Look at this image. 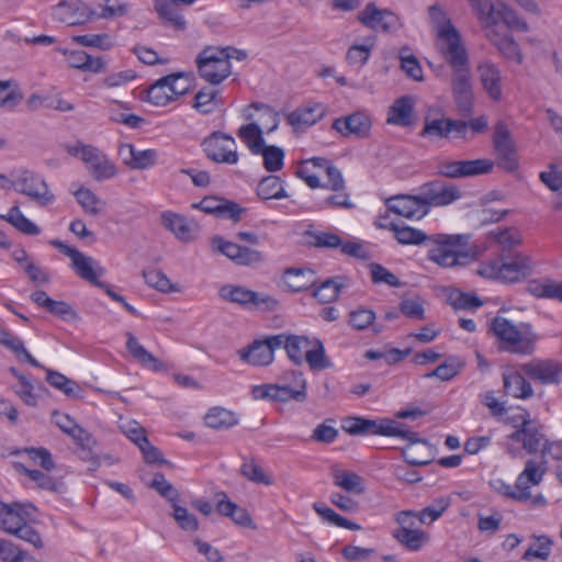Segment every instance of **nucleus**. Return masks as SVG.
Returning <instances> with one entry per match:
<instances>
[{"mask_svg": "<svg viewBox=\"0 0 562 562\" xmlns=\"http://www.w3.org/2000/svg\"><path fill=\"white\" fill-rule=\"evenodd\" d=\"M390 231L403 245H422L427 243L430 248L427 258L442 268L467 266L475 260L474 254L468 248L469 235L435 234L428 236L402 223L391 222Z\"/></svg>", "mask_w": 562, "mask_h": 562, "instance_id": "nucleus-1", "label": "nucleus"}, {"mask_svg": "<svg viewBox=\"0 0 562 562\" xmlns=\"http://www.w3.org/2000/svg\"><path fill=\"white\" fill-rule=\"evenodd\" d=\"M442 58L451 68V91L459 113L470 116L474 109V91L470 71L469 54L457 37L447 38L442 46Z\"/></svg>", "mask_w": 562, "mask_h": 562, "instance_id": "nucleus-2", "label": "nucleus"}, {"mask_svg": "<svg viewBox=\"0 0 562 562\" xmlns=\"http://www.w3.org/2000/svg\"><path fill=\"white\" fill-rule=\"evenodd\" d=\"M491 330L503 345V349L510 352L530 355L538 340V336L530 324L520 323L516 325L502 316H496L493 319Z\"/></svg>", "mask_w": 562, "mask_h": 562, "instance_id": "nucleus-3", "label": "nucleus"}, {"mask_svg": "<svg viewBox=\"0 0 562 562\" xmlns=\"http://www.w3.org/2000/svg\"><path fill=\"white\" fill-rule=\"evenodd\" d=\"M531 272L529 258L516 254L510 261L482 262L477 273L484 278L496 279L507 283L518 282Z\"/></svg>", "mask_w": 562, "mask_h": 562, "instance_id": "nucleus-4", "label": "nucleus"}, {"mask_svg": "<svg viewBox=\"0 0 562 562\" xmlns=\"http://www.w3.org/2000/svg\"><path fill=\"white\" fill-rule=\"evenodd\" d=\"M401 434L393 435L407 441V445L402 449L404 460L414 467L429 464L435 458V448L415 431H412L403 423H397Z\"/></svg>", "mask_w": 562, "mask_h": 562, "instance_id": "nucleus-5", "label": "nucleus"}, {"mask_svg": "<svg viewBox=\"0 0 562 562\" xmlns=\"http://www.w3.org/2000/svg\"><path fill=\"white\" fill-rule=\"evenodd\" d=\"M52 245L71 259V267L81 279L99 288L105 286V283L99 280V277L104 276L105 269L97 260L60 240H52Z\"/></svg>", "mask_w": 562, "mask_h": 562, "instance_id": "nucleus-6", "label": "nucleus"}, {"mask_svg": "<svg viewBox=\"0 0 562 562\" xmlns=\"http://www.w3.org/2000/svg\"><path fill=\"white\" fill-rule=\"evenodd\" d=\"M217 47L206 46L195 58L202 79L211 85H220L232 74L231 63L217 55Z\"/></svg>", "mask_w": 562, "mask_h": 562, "instance_id": "nucleus-7", "label": "nucleus"}, {"mask_svg": "<svg viewBox=\"0 0 562 562\" xmlns=\"http://www.w3.org/2000/svg\"><path fill=\"white\" fill-rule=\"evenodd\" d=\"M202 149L206 157L216 164L236 165L238 153L234 137L220 131L203 139Z\"/></svg>", "mask_w": 562, "mask_h": 562, "instance_id": "nucleus-8", "label": "nucleus"}, {"mask_svg": "<svg viewBox=\"0 0 562 562\" xmlns=\"http://www.w3.org/2000/svg\"><path fill=\"white\" fill-rule=\"evenodd\" d=\"M529 415L522 418L520 427L508 436V438L516 442H521L525 450L529 453L541 451L542 458L547 454L553 453V448L559 447L555 443H549L544 435L540 431L538 426L531 422Z\"/></svg>", "mask_w": 562, "mask_h": 562, "instance_id": "nucleus-9", "label": "nucleus"}, {"mask_svg": "<svg viewBox=\"0 0 562 562\" xmlns=\"http://www.w3.org/2000/svg\"><path fill=\"white\" fill-rule=\"evenodd\" d=\"M494 162L480 158L473 160H446L438 165V173L442 177L457 179L490 173Z\"/></svg>", "mask_w": 562, "mask_h": 562, "instance_id": "nucleus-10", "label": "nucleus"}, {"mask_svg": "<svg viewBox=\"0 0 562 562\" xmlns=\"http://www.w3.org/2000/svg\"><path fill=\"white\" fill-rule=\"evenodd\" d=\"M222 299L237 303L243 306L262 307L268 311H274L278 307V301L270 295L262 294L238 285H224L220 290Z\"/></svg>", "mask_w": 562, "mask_h": 562, "instance_id": "nucleus-11", "label": "nucleus"}, {"mask_svg": "<svg viewBox=\"0 0 562 562\" xmlns=\"http://www.w3.org/2000/svg\"><path fill=\"white\" fill-rule=\"evenodd\" d=\"M276 402H290L297 403L305 402L307 398V382L304 373L301 371L292 370L286 371L280 378V382L274 384Z\"/></svg>", "mask_w": 562, "mask_h": 562, "instance_id": "nucleus-12", "label": "nucleus"}, {"mask_svg": "<svg viewBox=\"0 0 562 562\" xmlns=\"http://www.w3.org/2000/svg\"><path fill=\"white\" fill-rule=\"evenodd\" d=\"M213 248L239 266L255 267L265 261V255L249 247L225 240L222 236L212 239Z\"/></svg>", "mask_w": 562, "mask_h": 562, "instance_id": "nucleus-13", "label": "nucleus"}, {"mask_svg": "<svg viewBox=\"0 0 562 562\" xmlns=\"http://www.w3.org/2000/svg\"><path fill=\"white\" fill-rule=\"evenodd\" d=\"M493 145L499 157V166L506 171H515L518 168L516 146L508 127L502 121L497 122L494 127Z\"/></svg>", "mask_w": 562, "mask_h": 562, "instance_id": "nucleus-14", "label": "nucleus"}, {"mask_svg": "<svg viewBox=\"0 0 562 562\" xmlns=\"http://www.w3.org/2000/svg\"><path fill=\"white\" fill-rule=\"evenodd\" d=\"M16 190L30 199L45 206L53 202L54 194L50 192L46 181L37 173L23 170L15 180Z\"/></svg>", "mask_w": 562, "mask_h": 562, "instance_id": "nucleus-15", "label": "nucleus"}, {"mask_svg": "<svg viewBox=\"0 0 562 562\" xmlns=\"http://www.w3.org/2000/svg\"><path fill=\"white\" fill-rule=\"evenodd\" d=\"M331 128L342 137H353L364 139L369 137L372 128V121L369 114L362 111L353 112L349 115L340 116L334 120Z\"/></svg>", "mask_w": 562, "mask_h": 562, "instance_id": "nucleus-16", "label": "nucleus"}, {"mask_svg": "<svg viewBox=\"0 0 562 562\" xmlns=\"http://www.w3.org/2000/svg\"><path fill=\"white\" fill-rule=\"evenodd\" d=\"M54 20L67 25H79L89 22L97 12L81 0H63L53 7Z\"/></svg>", "mask_w": 562, "mask_h": 562, "instance_id": "nucleus-17", "label": "nucleus"}, {"mask_svg": "<svg viewBox=\"0 0 562 562\" xmlns=\"http://www.w3.org/2000/svg\"><path fill=\"white\" fill-rule=\"evenodd\" d=\"M279 338L276 335L261 340H255L248 347L237 351L240 360L251 366H268L273 361L274 350L280 348Z\"/></svg>", "mask_w": 562, "mask_h": 562, "instance_id": "nucleus-18", "label": "nucleus"}, {"mask_svg": "<svg viewBox=\"0 0 562 562\" xmlns=\"http://www.w3.org/2000/svg\"><path fill=\"white\" fill-rule=\"evenodd\" d=\"M396 420L382 419L381 422L362 417H349L345 420L342 428L350 435L373 434L381 436H393L401 434Z\"/></svg>", "mask_w": 562, "mask_h": 562, "instance_id": "nucleus-19", "label": "nucleus"}, {"mask_svg": "<svg viewBox=\"0 0 562 562\" xmlns=\"http://www.w3.org/2000/svg\"><path fill=\"white\" fill-rule=\"evenodd\" d=\"M358 20L366 26L382 32H392L401 26L398 16L390 10H380L370 2L358 14Z\"/></svg>", "mask_w": 562, "mask_h": 562, "instance_id": "nucleus-20", "label": "nucleus"}, {"mask_svg": "<svg viewBox=\"0 0 562 562\" xmlns=\"http://www.w3.org/2000/svg\"><path fill=\"white\" fill-rule=\"evenodd\" d=\"M423 205L426 206V214L430 206H443L452 203L461 196L459 189L452 184L429 182L420 188L419 192Z\"/></svg>", "mask_w": 562, "mask_h": 562, "instance_id": "nucleus-21", "label": "nucleus"}, {"mask_svg": "<svg viewBox=\"0 0 562 562\" xmlns=\"http://www.w3.org/2000/svg\"><path fill=\"white\" fill-rule=\"evenodd\" d=\"M387 210L411 220H420L426 215L420 195H396L386 200Z\"/></svg>", "mask_w": 562, "mask_h": 562, "instance_id": "nucleus-22", "label": "nucleus"}, {"mask_svg": "<svg viewBox=\"0 0 562 562\" xmlns=\"http://www.w3.org/2000/svg\"><path fill=\"white\" fill-rule=\"evenodd\" d=\"M476 72L487 95L494 101H499L503 95L499 68L491 60H482L476 66Z\"/></svg>", "mask_w": 562, "mask_h": 562, "instance_id": "nucleus-23", "label": "nucleus"}, {"mask_svg": "<svg viewBox=\"0 0 562 562\" xmlns=\"http://www.w3.org/2000/svg\"><path fill=\"white\" fill-rule=\"evenodd\" d=\"M485 36L498 53L507 59L515 60L518 64L522 61V55L514 37L508 33H502L495 24L484 29Z\"/></svg>", "mask_w": 562, "mask_h": 562, "instance_id": "nucleus-24", "label": "nucleus"}, {"mask_svg": "<svg viewBox=\"0 0 562 562\" xmlns=\"http://www.w3.org/2000/svg\"><path fill=\"white\" fill-rule=\"evenodd\" d=\"M428 12L437 27V48L440 55H442V46L447 38L457 37L458 44L463 45L460 33L438 4L430 5Z\"/></svg>", "mask_w": 562, "mask_h": 562, "instance_id": "nucleus-25", "label": "nucleus"}, {"mask_svg": "<svg viewBox=\"0 0 562 562\" xmlns=\"http://www.w3.org/2000/svg\"><path fill=\"white\" fill-rule=\"evenodd\" d=\"M521 371L542 384L557 383L560 375L558 364L550 360H532L522 364Z\"/></svg>", "mask_w": 562, "mask_h": 562, "instance_id": "nucleus-26", "label": "nucleus"}, {"mask_svg": "<svg viewBox=\"0 0 562 562\" xmlns=\"http://www.w3.org/2000/svg\"><path fill=\"white\" fill-rule=\"evenodd\" d=\"M276 338H279L280 348H284L288 357L295 364H301L304 357L305 351L311 346V340L306 336L300 335H286L284 333L276 335Z\"/></svg>", "mask_w": 562, "mask_h": 562, "instance_id": "nucleus-27", "label": "nucleus"}, {"mask_svg": "<svg viewBox=\"0 0 562 562\" xmlns=\"http://www.w3.org/2000/svg\"><path fill=\"white\" fill-rule=\"evenodd\" d=\"M125 337L126 349L138 363L156 372L165 369V364L147 351L132 333L127 331Z\"/></svg>", "mask_w": 562, "mask_h": 562, "instance_id": "nucleus-28", "label": "nucleus"}, {"mask_svg": "<svg viewBox=\"0 0 562 562\" xmlns=\"http://www.w3.org/2000/svg\"><path fill=\"white\" fill-rule=\"evenodd\" d=\"M414 101L409 95L395 100L389 110L386 122L398 126H408L413 122Z\"/></svg>", "mask_w": 562, "mask_h": 562, "instance_id": "nucleus-29", "label": "nucleus"}, {"mask_svg": "<svg viewBox=\"0 0 562 562\" xmlns=\"http://www.w3.org/2000/svg\"><path fill=\"white\" fill-rule=\"evenodd\" d=\"M161 225L171 232L176 238L182 241H191L194 238V229L187 223L186 217L172 212H164L160 216Z\"/></svg>", "mask_w": 562, "mask_h": 562, "instance_id": "nucleus-30", "label": "nucleus"}, {"mask_svg": "<svg viewBox=\"0 0 562 562\" xmlns=\"http://www.w3.org/2000/svg\"><path fill=\"white\" fill-rule=\"evenodd\" d=\"M331 475L334 484L348 493L362 495L366 492L364 480L356 472L334 467L331 469Z\"/></svg>", "mask_w": 562, "mask_h": 562, "instance_id": "nucleus-31", "label": "nucleus"}, {"mask_svg": "<svg viewBox=\"0 0 562 562\" xmlns=\"http://www.w3.org/2000/svg\"><path fill=\"white\" fill-rule=\"evenodd\" d=\"M325 114L322 104H307L291 112L286 120L294 127L311 126L318 122Z\"/></svg>", "mask_w": 562, "mask_h": 562, "instance_id": "nucleus-32", "label": "nucleus"}, {"mask_svg": "<svg viewBox=\"0 0 562 562\" xmlns=\"http://www.w3.org/2000/svg\"><path fill=\"white\" fill-rule=\"evenodd\" d=\"M547 471L546 461L528 460L524 471L517 477V487L521 492H530L531 486L539 485Z\"/></svg>", "mask_w": 562, "mask_h": 562, "instance_id": "nucleus-33", "label": "nucleus"}, {"mask_svg": "<svg viewBox=\"0 0 562 562\" xmlns=\"http://www.w3.org/2000/svg\"><path fill=\"white\" fill-rule=\"evenodd\" d=\"M13 468L20 474L27 475L31 481L36 483L41 490H46L55 493H60L64 490V484L60 480H54L49 474L40 470H31L20 462H14Z\"/></svg>", "mask_w": 562, "mask_h": 562, "instance_id": "nucleus-34", "label": "nucleus"}, {"mask_svg": "<svg viewBox=\"0 0 562 562\" xmlns=\"http://www.w3.org/2000/svg\"><path fill=\"white\" fill-rule=\"evenodd\" d=\"M392 536L409 551H418L428 542L429 535L422 529L396 528Z\"/></svg>", "mask_w": 562, "mask_h": 562, "instance_id": "nucleus-35", "label": "nucleus"}, {"mask_svg": "<svg viewBox=\"0 0 562 562\" xmlns=\"http://www.w3.org/2000/svg\"><path fill=\"white\" fill-rule=\"evenodd\" d=\"M237 136L245 143L247 148L254 155H259L265 143L263 130L257 122H250L241 125L237 131Z\"/></svg>", "mask_w": 562, "mask_h": 562, "instance_id": "nucleus-36", "label": "nucleus"}, {"mask_svg": "<svg viewBox=\"0 0 562 562\" xmlns=\"http://www.w3.org/2000/svg\"><path fill=\"white\" fill-rule=\"evenodd\" d=\"M283 280L293 292L304 291L314 284V271L308 268H289Z\"/></svg>", "mask_w": 562, "mask_h": 562, "instance_id": "nucleus-37", "label": "nucleus"}, {"mask_svg": "<svg viewBox=\"0 0 562 562\" xmlns=\"http://www.w3.org/2000/svg\"><path fill=\"white\" fill-rule=\"evenodd\" d=\"M155 9L165 23L171 24L177 30L186 29L187 22L179 12L175 0H155Z\"/></svg>", "mask_w": 562, "mask_h": 562, "instance_id": "nucleus-38", "label": "nucleus"}, {"mask_svg": "<svg viewBox=\"0 0 562 562\" xmlns=\"http://www.w3.org/2000/svg\"><path fill=\"white\" fill-rule=\"evenodd\" d=\"M504 389L507 395L515 398H529L533 394L530 383L518 372L504 374Z\"/></svg>", "mask_w": 562, "mask_h": 562, "instance_id": "nucleus-39", "label": "nucleus"}, {"mask_svg": "<svg viewBox=\"0 0 562 562\" xmlns=\"http://www.w3.org/2000/svg\"><path fill=\"white\" fill-rule=\"evenodd\" d=\"M204 422L210 428L226 429L235 426L238 423V418L235 413L226 408L215 406L207 411L204 416Z\"/></svg>", "mask_w": 562, "mask_h": 562, "instance_id": "nucleus-40", "label": "nucleus"}, {"mask_svg": "<svg viewBox=\"0 0 562 562\" xmlns=\"http://www.w3.org/2000/svg\"><path fill=\"white\" fill-rule=\"evenodd\" d=\"M46 371V381L55 389L60 390L67 396L72 398L81 397V387L80 385L74 381L68 379L66 375L54 371L52 369H45Z\"/></svg>", "mask_w": 562, "mask_h": 562, "instance_id": "nucleus-41", "label": "nucleus"}, {"mask_svg": "<svg viewBox=\"0 0 562 562\" xmlns=\"http://www.w3.org/2000/svg\"><path fill=\"white\" fill-rule=\"evenodd\" d=\"M495 27H498L499 21H503L508 29L517 30L520 32L528 31V24L525 20L518 16L515 10L504 2H497V9L494 13Z\"/></svg>", "mask_w": 562, "mask_h": 562, "instance_id": "nucleus-42", "label": "nucleus"}, {"mask_svg": "<svg viewBox=\"0 0 562 562\" xmlns=\"http://www.w3.org/2000/svg\"><path fill=\"white\" fill-rule=\"evenodd\" d=\"M344 285L341 277L327 279L314 290L313 296L322 304L331 303L338 299Z\"/></svg>", "mask_w": 562, "mask_h": 562, "instance_id": "nucleus-43", "label": "nucleus"}, {"mask_svg": "<svg viewBox=\"0 0 562 562\" xmlns=\"http://www.w3.org/2000/svg\"><path fill=\"white\" fill-rule=\"evenodd\" d=\"M257 194L263 200L283 199L288 194L283 188L282 181L278 176H267L261 179L257 187Z\"/></svg>", "mask_w": 562, "mask_h": 562, "instance_id": "nucleus-44", "label": "nucleus"}, {"mask_svg": "<svg viewBox=\"0 0 562 562\" xmlns=\"http://www.w3.org/2000/svg\"><path fill=\"white\" fill-rule=\"evenodd\" d=\"M147 100L157 106H164L175 100L166 76L158 79L147 89Z\"/></svg>", "mask_w": 562, "mask_h": 562, "instance_id": "nucleus-45", "label": "nucleus"}, {"mask_svg": "<svg viewBox=\"0 0 562 562\" xmlns=\"http://www.w3.org/2000/svg\"><path fill=\"white\" fill-rule=\"evenodd\" d=\"M23 100V93L14 80H0V108L13 110Z\"/></svg>", "mask_w": 562, "mask_h": 562, "instance_id": "nucleus-46", "label": "nucleus"}, {"mask_svg": "<svg viewBox=\"0 0 562 562\" xmlns=\"http://www.w3.org/2000/svg\"><path fill=\"white\" fill-rule=\"evenodd\" d=\"M222 104L218 98V91L213 88H202L194 97L193 106L203 114L212 113L217 106Z\"/></svg>", "mask_w": 562, "mask_h": 562, "instance_id": "nucleus-47", "label": "nucleus"}, {"mask_svg": "<svg viewBox=\"0 0 562 562\" xmlns=\"http://www.w3.org/2000/svg\"><path fill=\"white\" fill-rule=\"evenodd\" d=\"M89 173L97 181L110 179L116 175L114 164L101 151L97 158L88 166Z\"/></svg>", "mask_w": 562, "mask_h": 562, "instance_id": "nucleus-48", "label": "nucleus"}, {"mask_svg": "<svg viewBox=\"0 0 562 562\" xmlns=\"http://www.w3.org/2000/svg\"><path fill=\"white\" fill-rule=\"evenodd\" d=\"M259 155L263 158V167L267 171L276 172L283 168L284 150L276 145H263L260 147Z\"/></svg>", "mask_w": 562, "mask_h": 562, "instance_id": "nucleus-49", "label": "nucleus"}, {"mask_svg": "<svg viewBox=\"0 0 562 562\" xmlns=\"http://www.w3.org/2000/svg\"><path fill=\"white\" fill-rule=\"evenodd\" d=\"M25 521L12 504L0 502V528L12 535Z\"/></svg>", "mask_w": 562, "mask_h": 562, "instance_id": "nucleus-50", "label": "nucleus"}, {"mask_svg": "<svg viewBox=\"0 0 562 562\" xmlns=\"http://www.w3.org/2000/svg\"><path fill=\"white\" fill-rule=\"evenodd\" d=\"M75 196L85 212L93 216L99 215L105 205L101 199L87 188L78 189L75 192Z\"/></svg>", "mask_w": 562, "mask_h": 562, "instance_id": "nucleus-51", "label": "nucleus"}, {"mask_svg": "<svg viewBox=\"0 0 562 562\" xmlns=\"http://www.w3.org/2000/svg\"><path fill=\"white\" fill-rule=\"evenodd\" d=\"M2 218L26 235H38L41 233V229L22 214L18 205L12 206Z\"/></svg>", "mask_w": 562, "mask_h": 562, "instance_id": "nucleus-52", "label": "nucleus"}, {"mask_svg": "<svg viewBox=\"0 0 562 562\" xmlns=\"http://www.w3.org/2000/svg\"><path fill=\"white\" fill-rule=\"evenodd\" d=\"M468 2L484 29L495 24L494 13L497 9V3H493L491 0H468Z\"/></svg>", "mask_w": 562, "mask_h": 562, "instance_id": "nucleus-53", "label": "nucleus"}, {"mask_svg": "<svg viewBox=\"0 0 562 562\" xmlns=\"http://www.w3.org/2000/svg\"><path fill=\"white\" fill-rule=\"evenodd\" d=\"M145 483L148 487L155 490L160 496L166 498L171 504L178 502L179 493L177 488L165 479L162 473H155L154 477Z\"/></svg>", "mask_w": 562, "mask_h": 562, "instance_id": "nucleus-54", "label": "nucleus"}, {"mask_svg": "<svg viewBox=\"0 0 562 562\" xmlns=\"http://www.w3.org/2000/svg\"><path fill=\"white\" fill-rule=\"evenodd\" d=\"M313 508L319 516H322L325 520H327L328 522H330L335 526L347 528L350 530L361 529V527L359 525L338 515L335 510H333L331 508H329L328 506H326L323 503H314Z\"/></svg>", "mask_w": 562, "mask_h": 562, "instance_id": "nucleus-55", "label": "nucleus"}, {"mask_svg": "<svg viewBox=\"0 0 562 562\" xmlns=\"http://www.w3.org/2000/svg\"><path fill=\"white\" fill-rule=\"evenodd\" d=\"M13 453H26L31 461L42 467L46 472L53 471L56 467L50 451L43 447L24 448L23 450H16Z\"/></svg>", "mask_w": 562, "mask_h": 562, "instance_id": "nucleus-56", "label": "nucleus"}, {"mask_svg": "<svg viewBox=\"0 0 562 562\" xmlns=\"http://www.w3.org/2000/svg\"><path fill=\"white\" fill-rule=\"evenodd\" d=\"M240 473L254 483L267 486L273 484V479L254 459L240 465Z\"/></svg>", "mask_w": 562, "mask_h": 562, "instance_id": "nucleus-57", "label": "nucleus"}, {"mask_svg": "<svg viewBox=\"0 0 562 562\" xmlns=\"http://www.w3.org/2000/svg\"><path fill=\"white\" fill-rule=\"evenodd\" d=\"M530 291L536 296L553 299L562 302V281L544 280L530 284Z\"/></svg>", "mask_w": 562, "mask_h": 562, "instance_id": "nucleus-58", "label": "nucleus"}, {"mask_svg": "<svg viewBox=\"0 0 562 562\" xmlns=\"http://www.w3.org/2000/svg\"><path fill=\"white\" fill-rule=\"evenodd\" d=\"M143 277L149 286L155 288L160 292L170 293L179 290L178 286L172 284L167 276L160 270H146L143 272Z\"/></svg>", "mask_w": 562, "mask_h": 562, "instance_id": "nucleus-59", "label": "nucleus"}, {"mask_svg": "<svg viewBox=\"0 0 562 562\" xmlns=\"http://www.w3.org/2000/svg\"><path fill=\"white\" fill-rule=\"evenodd\" d=\"M449 506L450 499L447 497L435 499L429 506L418 513L419 524H431L437 520Z\"/></svg>", "mask_w": 562, "mask_h": 562, "instance_id": "nucleus-60", "label": "nucleus"}, {"mask_svg": "<svg viewBox=\"0 0 562 562\" xmlns=\"http://www.w3.org/2000/svg\"><path fill=\"white\" fill-rule=\"evenodd\" d=\"M304 359L312 370L327 369L331 366L325 356L324 345L319 339H315L313 349L305 351Z\"/></svg>", "mask_w": 562, "mask_h": 562, "instance_id": "nucleus-61", "label": "nucleus"}, {"mask_svg": "<svg viewBox=\"0 0 562 562\" xmlns=\"http://www.w3.org/2000/svg\"><path fill=\"white\" fill-rule=\"evenodd\" d=\"M171 506L173 509L172 517L182 530L190 532L198 530L199 522L193 514L189 513L186 507L178 505L177 502L172 503Z\"/></svg>", "mask_w": 562, "mask_h": 562, "instance_id": "nucleus-62", "label": "nucleus"}, {"mask_svg": "<svg viewBox=\"0 0 562 562\" xmlns=\"http://www.w3.org/2000/svg\"><path fill=\"white\" fill-rule=\"evenodd\" d=\"M166 78L171 87V93L173 94L175 100L190 91L192 83L191 75L187 72H175L167 75Z\"/></svg>", "mask_w": 562, "mask_h": 562, "instance_id": "nucleus-63", "label": "nucleus"}, {"mask_svg": "<svg viewBox=\"0 0 562 562\" xmlns=\"http://www.w3.org/2000/svg\"><path fill=\"white\" fill-rule=\"evenodd\" d=\"M158 154L155 149H137L135 148L131 169L145 170L149 169L157 164Z\"/></svg>", "mask_w": 562, "mask_h": 562, "instance_id": "nucleus-64", "label": "nucleus"}]
</instances>
